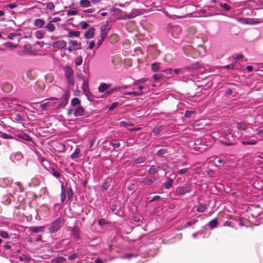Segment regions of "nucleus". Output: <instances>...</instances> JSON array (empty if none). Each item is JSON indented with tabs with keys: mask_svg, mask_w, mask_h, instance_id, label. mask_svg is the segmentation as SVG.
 Listing matches in <instances>:
<instances>
[{
	"mask_svg": "<svg viewBox=\"0 0 263 263\" xmlns=\"http://www.w3.org/2000/svg\"><path fill=\"white\" fill-rule=\"evenodd\" d=\"M147 81V79H145V78H143V79H139L136 81H135L133 85H137L139 84H140V83H144L145 82V81Z\"/></svg>",
	"mask_w": 263,
	"mask_h": 263,
	"instance_id": "obj_49",
	"label": "nucleus"
},
{
	"mask_svg": "<svg viewBox=\"0 0 263 263\" xmlns=\"http://www.w3.org/2000/svg\"><path fill=\"white\" fill-rule=\"evenodd\" d=\"M66 260V259L62 256L58 257L55 259L56 263H61L62 262L65 261Z\"/></svg>",
	"mask_w": 263,
	"mask_h": 263,
	"instance_id": "obj_48",
	"label": "nucleus"
},
{
	"mask_svg": "<svg viewBox=\"0 0 263 263\" xmlns=\"http://www.w3.org/2000/svg\"><path fill=\"white\" fill-rule=\"evenodd\" d=\"M43 227H31L29 228V231L31 233H39L43 231Z\"/></svg>",
	"mask_w": 263,
	"mask_h": 263,
	"instance_id": "obj_20",
	"label": "nucleus"
},
{
	"mask_svg": "<svg viewBox=\"0 0 263 263\" xmlns=\"http://www.w3.org/2000/svg\"><path fill=\"white\" fill-rule=\"evenodd\" d=\"M95 46V42L91 41L90 42V43L89 44L88 48L89 49L92 50L94 48Z\"/></svg>",
	"mask_w": 263,
	"mask_h": 263,
	"instance_id": "obj_64",
	"label": "nucleus"
},
{
	"mask_svg": "<svg viewBox=\"0 0 263 263\" xmlns=\"http://www.w3.org/2000/svg\"><path fill=\"white\" fill-rule=\"evenodd\" d=\"M18 137L27 141H29L31 140L30 137L26 133L19 134Z\"/></svg>",
	"mask_w": 263,
	"mask_h": 263,
	"instance_id": "obj_30",
	"label": "nucleus"
},
{
	"mask_svg": "<svg viewBox=\"0 0 263 263\" xmlns=\"http://www.w3.org/2000/svg\"><path fill=\"white\" fill-rule=\"evenodd\" d=\"M78 13V11L77 10H69L67 11L66 14L67 16L75 15Z\"/></svg>",
	"mask_w": 263,
	"mask_h": 263,
	"instance_id": "obj_46",
	"label": "nucleus"
},
{
	"mask_svg": "<svg viewBox=\"0 0 263 263\" xmlns=\"http://www.w3.org/2000/svg\"><path fill=\"white\" fill-rule=\"evenodd\" d=\"M66 197V192H61V200L62 202H64L65 200Z\"/></svg>",
	"mask_w": 263,
	"mask_h": 263,
	"instance_id": "obj_57",
	"label": "nucleus"
},
{
	"mask_svg": "<svg viewBox=\"0 0 263 263\" xmlns=\"http://www.w3.org/2000/svg\"><path fill=\"white\" fill-rule=\"evenodd\" d=\"M0 236L4 238H9L8 234L5 231H0Z\"/></svg>",
	"mask_w": 263,
	"mask_h": 263,
	"instance_id": "obj_51",
	"label": "nucleus"
},
{
	"mask_svg": "<svg viewBox=\"0 0 263 263\" xmlns=\"http://www.w3.org/2000/svg\"><path fill=\"white\" fill-rule=\"evenodd\" d=\"M146 159L145 157H139L134 160V163L137 164L143 163L145 162Z\"/></svg>",
	"mask_w": 263,
	"mask_h": 263,
	"instance_id": "obj_32",
	"label": "nucleus"
},
{
	"mask_svg": "<svg viewBox=\"0 0 263 263\" xmlns=\"http://www.w3.org/2000/svg\"><path fill=\"white\" fill-rule=\"evenodd\" d=\"M2 89L6 92H10L12 89V85L9 83H5L2 86Z\"/></svg>",
	"mask_w": 263,
	"mask_h": 263,
	"instance_id": "obj_24",
	"label": "nucleus"
},
{
	"mask_svg": "<svg viewBox=\"0 0 263 263\" xmlns=\"http://www.w3.org/2000/svg\"><path fill=\"white\" fill-rule=\"evenodd\" d=\"M156 178L155 177H145L140 182L143 185L149 186L152 185L156 181Z\"/></svg>",
	"mask_w": 263,
	"mask_h": 263,
	"instance_id": "obj_6",
	"label": "nucleus"
},
{
	"mask_svg": "<svg viewBox=\"0 0 263 263\" xmlns=\"http://www.w3.org/2000/svg\"><path fill=\"white\" fill-rule=\"evenodd\" d=\"M162 130V126L161 125L156 126L153 128V132L155 134L158 135Z\"/></svg>",
	"mask_w": 263,
	"mask_h": 263,
	"instance_id": "obj_40",
	"label": "nucleus"
},
{
	"mask_svg": "<svg viewBox=\"0 0 263 263\" xmlns=\"http://www.w3.org/2000/svg\"><path fill=\"white\" fill-rule=\"evenodd\" d=\"M118 38L119 37L116 34L111 35L110 38V43L112 44L117 43L118 41Z\"/></svg>",
	"mask_w": 263,
	"mask_h": 263,
	"instance_id": "obj_38",
	"label": "nucleus"
},
{
	"mask_svg": "<svg viewBox=\"0 0 263 263\" xmlns=\"http://www.w3.org/2000/svg\"><path fill=\"white\" fill-rule=\"evenodd\" d=\"M206 209V205L205 203H200L197 209V211L198 212H203Z\"/></svg>",
	"mask_w": 263,
	"mask_h": 263,
	"instance_id": "obj_33",
	"label": "nucleus"
},
{
	"mask_svg": "<svg viewBox=\"0 0 263 263\" xmlns=\"http://www.w3.org/2000/svg\"><path fill=\"white\" fill-rule=\"evenodd\" d=\"M45 32L43 30H38L35 32V37L37 39H42L44 37Z\"/></svg>",
	"mask_w": 263,
	"mask_h": 263,
	"instance_id": "obj_29",
	"label": "nucleus"
},
{
	"mask_svg": "<svg viewBox=\"0 0 263 263\" xmlns=\"http://www.w3.org/2000/svg\"><path fill=\"white\" fill-rule=\"evenodd\" d=\"M49 103L47 102L43 103L40 105V108L42 109V110L45 109L48 106H49Z\"/></svg>",
	"mask_w": 263,
	"mask_h": 263,
	"instance_id": "obj_62",
	"label": "nucleus"
},
{
	"mask_svg": "<svg viewBox=\"0 0 263 263\" xmlns=\"http://www.w3.org/2000/svg\"><path fill=\"white\" fill-rule=\"evenodd\" d=\"M80 5L83 8H86L91 6V2L89 0H81Z\"/></svg>",
	"mask_w": 263,
	"mask_h": 263,
	"instance_id": "obj_23",
	"label": "nucleus"
},
{
	"mask_svg": "<svg viewBox=\"0 0 263 263\" xmlns=\"http://www.w3.org/2000/svg\"><path fill=\"white\" fill-rule=\"evenodd\" d=\"M123 94L125 95H130L133 97H137L142 95L143 93L137 91H125L123 92Z\"/></svg>",
	"mask_w": 263,
	"mask_h": 263,
	"instance_id": "obj_27",
	"label": "nucleus"
},
{
	"mask_svg": "<svg viewBox=\"0 0 263 263\" xmlns=\"http://www.w3.org/2000/svg\"><path fill=\"white\" fill-rule=\"evenodd\" d=\"M183 51L185 55L191 56L193 58H197L201 54L198 49H194L191 45H187L183 47Z\"/></svg>",
	"mask_w": 263,
	"mask_h": 263,
	"instance_id": "obj_2",
	"label": "nucleus"
},
{
	"mask_svg": "<svg viewBox=\"0 0 263 263\" xmlns=\"http://www.w3.org/2000/svg\"><path fill=\"white\" fill-rule=\"evenodd\" d=\"M101 33L100 38L104 40L108 34V30H106V26L105 25L102 26L100 28Z\"/></svg>",
	"mask_w": 263,
	"mask_h": 263,
	"instance_id": "obj_14",
	"label": "nucleus"
},
{
	"mask_svg": "<svg viewBox=\"0 0 263 263\" xmlns=\"http://www.w3.org/2000/svg\"><path fill=\"white\" fill-rule=\"evenodd\" d=\"M80 35V32L79 31H70L68 32V36H76L79 37Z\"/></svg>",
	"mask_w": 263,
	"mask_h": 263,
	"instance_id": "obj_37",
	"label": "nucleus"
},
{
	"mask_svg": "<svg viewBox=\"0 0 263 263\" xmlns=\"http://www.w3.org/2000/svg\"><path fill=\"white\" fill-rule=\"evenodd\" d=\"M64 70L65 77L73 76L74 71L71 67L69 66H65L64 68Z\"/></svg>",
	"mask_w": 263,
	"mask_h": 263,
	"instance_id": "obj_13",
	"label": "nucleus"
},
{
	"mask_svg": "<svg viewBox=\"0 0 263 263\" xmlns=\"http://www.w3.org/2000/svg\"><path fill=\"white\" fill-rule=\"evenodd\" d=\"M66 80H67V83L69 85H70L71 86H74V80L73 76L66 77Z\"/></svg>",
	"mask_w": 263,
	"mask_h": 263,
	"instance_id": "obj_42",
	"label": "nucleus"
},
{
	"mask_svg": "<svg viewBox=\"0 0 263 263\" xmlns=\"http://www.w3.org/2000/svg\"><path fill=\"white\" fill-rule=\"evenodd\" d=\"M233 58L239 60L243 58V55L241 53L234 54L233 55Z\"/></svg>",
	"mask_w": 263,
	"mask_h": 263,
	"instance_id": "obj_50",
	"label": "nucleus"
},
{
	"mask_svg": "<svg viewBox=\"0 0 263 263\" xmlns=\"http://www.w3.org/2000/svg\"><path fill=\"white\" fill-rule=\"evenodd\" d=\"M257 139H253L251 140L242 141L241 143L243 145H255L257 142Z\"/></svg>",
	"mask_w": 263,
	"mask_h": 263,
	"instance_id": "obj_26",
	"label": "nucleus"
},
{
	"mask_svg": "<svg viewBox=\"0 0 263 263\" xmlns=\"http://www.w3.org/2000/svg\"><path fill=\"white\" fill-rule=\"evenodd\" d=\"M201 67V64L199 62L193 63L191 65H189L185 67V69L188 70H196Z\"/></svg>",
	"mask_w": 263,
	"mask_h": 263,
	"instance_id": "obj_10",
	"label": "nucleus"
},
{
	"mask_svg": "<svg viewBox=\"0 0 263 263\" xmlns=\"http://www.w3.org/2000/svg\"><path fill=\"white\" fill-rule=\"evenodd\" d=\"M63 223V219L58 218L52 222L49 231L51 233H53L58 231Z\"/></svg>",
	"mask_w": 263,
	"mask_h": 263,
	"instance_id": "obj_3",
	"label": "nucleus"
},
{
	"mask_svg": "<svg viewBox=\"0 0 263 263\" xmlns=\"http://www.w3.org/2000/svg\"><path fill=\"white\" fill-rule=\"evenodd\" d=\"M83 58L82 56L80 55L75 60V63L77 66H80L82 64Z\"/></svg>",
	"mask_w": 263,
	"mask_h": 263,
	"instance_id": "obj_45",
	"label": "nucleus"
},
{
	"mask_svg": "<svg viewBox=\"0 0 263 263\" xmlns=\"http://www.w3.org/2000/svg\"><path fill=\"white\" fill-rule=\"evenodd\" d=\"M110 182V179H107L102 184V187L104 190H107L109 187V183Z\"/></svg>",
	"mask_w": 263,
	"mask_h": 263,
	"instance_id": "obj_31",
	"label": "nucleus"
},
{
	"mask_svg": "<svg viewBox=\"0 0 263 263\" xmlns=\"http://www.w3.org/2000/svg\"><path fill=\"white\" fill-rule=\"evenodd\" d=\"M168 151L166 148H161L157 152L156 155L157 156H162L163 155L166 154L168 153Z\"/></svg>",
	"mask_w": 263,
	"mask_h": 263,
	"instance_id": "obj_34",
	"label": "nucleus"
},
{
	"mask_svg": "<svg viewBox=\"0 0 263 263\" xmlns=\"http://www.w3.org/2000/svg\"><path fill=\"white\" fill-rule=\"evenodd\" d=\"M119 88H118V87H115L112 89H111V90H110L109 91H108L106 92L105 94H104V95H110L111 94L112 92L117 90H118Z\"/></svg>",
	"mask_w": 263,
	"mask_h": 263,
	"instance_id": "obj_59",
	"label": "nucleus"
},
{
	"mask_svg": "<svg viewBox=\"0 0 263 263\" xmlns=\"http://www.w3.org/2000/svg\"><path fill=\"white\" fill-rule=\"evenodd\" d=\"M172 68H166L163 70H162L161 71L166 74L171 73L172 71Z\"/></svg>",
	"mask_w": 263,
	"mask_h": 263,
	"instance_id": "obj_63",
	"label": "nucleus"
},
{
	"mask_svg": "<svg viewBox=\"0 0 263 263\" xmlns=\"http://www.w3.org/2000/svg\"><path fill=\"white\" fill-rule=\"evenodd\" d=\"M161 64L160 63H158V62L154 63L151 65L152 70L153 71H161V69L162 67H161Z\"/></svg>",
	"mask_w": 263,
	"mask_h": 263,
	"instance_id": "obj_18",
	"label": "nucleus"
},
{
	"mask_svg": "<svg viewBox=\"0 0 263 263\" xmlns=\"http://www.w3.org/2000/svg\"><path fill=\"white\" fill-rule=\"evenodd\" d=\"M78 254L77 253H74L72 255H69L68 258L70 260H73L78 257Z\"/></svg>",
	"mask_w": 263,
	"mask_h": 263,
	"instance_id": "obj_54",
	"label": "nucleus"
},
{
	"mask_svg": "<svg viewBox=\"0 0 263 263\" xmlns=\"http://www.w3.org/2000/svg\"><path fill=\"white\" fill-rule=\"evenodd\" d=\"M218 224V221L217 218H214L211 220L209 223V226L211 229L216 228Z\"/></svg>",
	"mask_w": 263,
	"mask_h": 263,
	"instance_id": "obj_25",
	"label": "nucleus"
},
{
	"mask_svg": "<svg viewBox=\"0 0 263 263\" xmlns=\"http://www.w3.org/2000/svg\"><path fill=\"white\" fill-rule=\"evenodd\" d=\"M225 138L219 141L220 143L227 146L233 145L235 143V138L229 130L224 132Z\"/></svg>",
	"mask_w": 263,
	"mask_h": 263,
	"instance_id": "obj_1",
	"label": "nucleus"
},
{
	"mask_svg": "<svg viewBox=\"0 0 263 263\" xmlns=\"http://www.w3.org/2000/svg\"><path fill=\"white\" fill-rule=\"evenodd\" d=\"M81 101L79 99L77 98H74L71 100V105L73 106H77L80 104Z\"/></svg>",
	"mask_w": 263,
	"mask_h": 263,
	"instance_id": "obj_36",
	"label": "nucleus"
},
{
	"mask_svg": "<svg viewBox=\"0 0 263 263\" xmlns=\"http://www.w3.org/2000/svg\"><path fill=\"white\" fill-rule=\"evenodd\" d=\"M167 180L163 183V185L166 189H169L172 186L174 179L170 178H167Z\"/></svg>",
	"mask_w": 263,
	"mask_h": 263,
	"instance_id": "obj_22",
	"label": "nucleus"
},
{
	"mask_svg": "<svg viewBox=\"0 0 263 263\" xmlns=\"http://www.w3.org/2000/svg\"><path fill=\"white\" fill-rule=\"evenodd\" d=\"M237 128L245 130L248 128V125L245 122H240L237 123Z\"/></svg>",
	"mask_w": 263,
	"mask_h": 263,
	"instance_id": "obj_28",
	"label": "nucleus"
},
{
	"mask_svg": "<svg viewBox=\"0 0 263 263\" xmlns=\"http://www.w3.org/2000/svg\"><path fill=\"white\" fill-rule=\"evenodd\" d=\"M219 6L224 9L226 11H229L231 10V7L230 6H229L228 4H227V3H220L219 4Z\"/></svg>",
	"mask_w": 263,
	"mask_h": 263,
	"instance_id": "obj_41",
	"label": "nucleus"
},
{
	"mask_svg": "<svg viewBox=\"0 0 263 263\" xmlns=\"http://www.w3.org/2000/svg\"><path fill=\"white\" fill-rule=\"evenodd\" d=\"M95 29L94 27H90L85 33L84 36L86 39H91L93 37Z\"/></svg>",
	"mask_w": 263,
	"mask_h": 263,
	"instance_id": "obj_12",
	"label": "nucleus"
},
{
	"mask_svg": "<svg viewBox=\"0 0 263 263\" xmlns=\"http://www.w3.org/2000/svg\"><path fill=\"white\" fill-rule=\"evenodd\" d=\"M1 137L4 139H12V137L6 133H3L2 134Z\"/></svg>",
	"mask_w": 263,
	"mask_h": 263,
	"instance_id": "obj_58",
	"label": "nucleus"
},
{
	"mask_svg": "<svg viewBox=\"0 0 263 263\" xmlns=\"http://www.w3.org/2000/svg\"><path fill=\"white\" fill-rule=\"evenodd\" d=\"M153 78L154 79L155 82H157L161 79H163L164 78V76L162 74H155L153 76Z\"/></svg>",
	"mask_w": 263,
	"mask_h": 263,
	"instance_id": "obj_39",
	"label": "nucleus"
},
{
	"mask_svg": "<svg viewBox=\"0 0 263 263\" xmlns=\"http://www.w3.org/2000/svg\"><path fill=\"white\" fill-rule=\"evenodd\" d=\"M160 170V167L159 166L152 165L151 166L148 172L151 175H154L156 174Z\"/></svg>",
	"mask_w": 263,
	"mask_h": 263,
	"instance_id": "obj_17",
	"label": "nucleus"
},
{
	"mask_svg": "<svg viewBox=\"0 0 263 263\" xmlns=\"http://www.w3.org/2000/svg\"><path fill=\"white\" fill-rule=\"evenodd\" d=\"M16 6H17L16 4L14 3H10V4H8V5H7L6 7L7 8H9L10 9H13V8L16 7Z\"/></svg>",
	"mask_w": 263,
	"mask_h": 263,
	"instance_id": "obj_60",
	"label": "nucleus"
},
{
	"mask_svg": "<svg viewBox=\"0 0 263 263\" xmlns=\"http://www.w3.org/2000/svg\"><path fill=\"white\" fill-rule=\"evenodd\" d=\"M127 189L129 191H132L135 189V185L134 183H130L127 186Z\"/></svg>",
	"mask_w": 263,
	"mask_h": 263,
	"instance_id": "obj_52",
	"label": "nucleus"
},
{
	"mask_svg": "<svg viewBox=\"0 0 263 263\" xmlns=\"http://www.w3.org/2000/svg\"><path fill=\"white\" fill-rule=\"evenodd\" d=\"M111 86V84H108L102 83L98 88V90L100 92H104L105 91L109 89Z\"/></svg>",
	"mask_w": 263,
	"mask_h": 263,
	"instance_id": "obj_15",
	"label": "nucleus"
},
{
	"mask_svg": "<svg viewBox=\"0 0 263 263\" xmlns=\"http://www.w3.org/2000/svg\"><path fill=\"white\" fill-rule=\"evenodd\" d=\"M112 62L115 66L119 65L122 63V59L120 57L115 56L112 59Z\"/></svg>",
	"mask_w": 263,
	"mask_h": 263,
	"instance_id": "obj_21",
	"label": "nucleus"
},
{
	"mask_svg": "<svg viewBox=\"0 0 263 263\" xmlns=\"http://www.w3.org/2000/svg\"><path fill=\"white\" fill-rule=\"evenodd\" d=\"M70 96V91H66L64 95L62 96V101L59 104L58 106L59 108H62L65 107L68 102L69 98Z\"/></svg>",
	"mask_w": 263,
	"mask_h": 263,
	"instance_id": "obj_5",
	"label": "nucleus"
},
{
	"mask_svg": "<svg viewBox=\"0 0 263 263\" xmlns=\"http://www.w3.org/2000/svg\"><path fill=\"white\" fill-rule=\"evenodd\" d=\"M51 173L57 178H60L62 176L61 174L56 169L53 168L51 169Z\"/></svg>",
	"mask_w": 263,
	"mask_h": 263,
	"instance_id": "obj_35",
	"label": "nucleus"
},
{
	"mask_svg": "<svg viewBox=\"0 0 263 263\" xmlns=\"http://www.w3.org/2000/svg\"><path fill=\"white\" fill-rule=\"evenodd\" d=\"M89 27V24L86 22H81V28L83 29H85Z\"/></svg>",
	"mask_w": 263,
	"mask_h": 263,
	"instance_id": "obj_55",
	"label": "nucleus"
},
{
	"mask_svg": "<svg viewBox=\"0 0 263 263\" xmlns=\"http://www.w3.org/2000/svg\"><path fill=\"white\" fill-rule=\"evenodd\" d=\"M82 89L85 95L87 96L89 101H92L91 98V95L89 91L88 82L87 81H84L82 85Z\"/></svg>",
	"mask_w": 263,
	"mask_h": 263,
	"instance_id": "obj_7",
	"label": "nucleus"
},
{
	"mask_svg": "<svg viewBox=\"0 0 263 263\" xmlns=\"http://www.w3.org/2000/svg\"><path fill=\"white\" fill-rule=\"evenodd\" d=\"M85 112L83 107L80 106L76 108L74 115L75 117L83 116L85 115Z\"/></svg>",
	"mask_w": 263,
	"mask_h": 263,
	"instance_id": "obj_9",
	"label": "nucleus"
},
{
	"mask_svg": "<svg viewBox=\"0 0 263 263\" xmlns=\"http://www.w3.org/2000/svg\"><path fill=\"white\" fill-rule=\"evenodd\" d=\"M46 28L49 31H54L55 29V27L54 25L52 24L51 22L47 24V25L46 26Z\"/></svg>",
	"mask_w": 263,
	"mask_h": 263,
	"instance_id": "obj_44",
	"label": "nucleus"
},
{
	"mask_svg": "<svg viewBox=\"0 0 263 263\" xmlns=\"http://www.w3.org/2000/svg\"><path fill=\"white\" fill-rule=\"evenodd\" d=\"M191 191V186L190 184H185L183 186H179L176 188V193L180 195H184L186 193H189Z\"/></svg>",
	"mask_w": 263,
	"mask_h": 263,
	"instance_id": "obj_4",
	"label": "nucleus"
},
{
	"mask_svg": "<svg viewBox=\"0 0 263 263\" xmlns=\"http://www.w3.org/2000/svg\"><path fill=\"white\" fill-rule=\"evenodd\" d=\"M66 46V42L63 40H59L54 42L52 44V47L58 49H62Z\"/></svg>",
	"mask_w": 263,
	"mask_h": 263,
	"instance_id": "obj_8",
	"label": "nucleus"
},
{
	"mask_svg": "<svg viewBox=\"0 0 263 263\" xmlns=\"http://www.w3.org/2000/svg\"><path fill=\"white\" fill-rule=\"evenodd\" d=\"M96 140H97L96 137H93L91 139V140L90 141V147H91L93 146Z\"/></svg>",
	"mask_w": 263,
	"mask_h": 263,
	"instance_id": "obj_61",
	"label": "nucleus"
},
{
	"mask_svg": "<svg viewBox=\"0 0 263 263\" xmlns=\"http://www.w3.org/2000/svg\"><path fill=\"white\" fill-rule=\"evenodd\" d=\"M81 156V149L79 147H77L74 152L71 154V158L72 159L78 158Z\"/></svg>",
	"mask_w": 263,
	"mask_h": 263,
	"instance_id": "obj_19",
	"label": "nucleus"
},
{
	"mask_svg": "<svg viewBox=\"0 0 263 263\" xmlns=\"http://www.w3.org/2000/svg\"><path fill=\"white\" fill-rule=\"evenodd\" d=\"M45 87V85L43 83L36 82L34 85V89L36 92H40L43 91Z\"/></svg>",
	"mask_w": 263,
	"mask_h": 263,
	"instance_id": "obj_11",
	"label": "nucleus"
},
{
	"mask_svg": "<svg viewBox=\"0 0 263 263\" xmlns=\"http://www.w3.org/2000/svg\"><path fill=\"white\" fill-rule=\"evenodd\" d=\"M119 105V103L116 102H114L113 103L111 106H110L109 109L110 110H114L116 107H117Z\"/></svg>",
	"mask_w": 263,
	"mask_h": 263,
	"instance_id": "obj_56",
	"label": "nucleus"
},
{
	"mask_svg": "<svg viewBox=\"0 0 263 263\" xmlns=\"http://www.w3.org/2000/svg\"><path fill=\"white\" fill-rule=\"evenodd\" d=\"M193 114H194V111L192 110H186L185 112V116L187 118H190Z\"/></svg>",
	"mask_w": 263,
	"mask_h": 263,
	"instance_id": "obj_53",
	"label": "nucleus"
},
{
	"mask_svg": "<svg viewBox=\"0 0 263 263\" xmlns=\"http://www.w3.org/2000/svg\"><path fill=\"white\" fill-rule=\"evenodd\" d=\"M67 194L68 196V198L69 200H71L73 197V191L71 187H69L68 188L67 191Z\"/></svg>",
	"mask_w": 263,
	"mask_h": 263,
	"instance_id": "obj_43",
	"label": "nucleus"
},
{
	"mask_svg": "<svg viewBox=\"0 0 263 263\" xmlns=\"http://www.w3.org/2000/svg\"><path fill=\"white\" fill-rule=\"evenodd\" d=\"M45 24V22L40 18H37L35 20L34 22V25L39 28H42Z\"/></svg>",
	"mask_w": 263,
	"mask_h": 263,
	"instance_id": "obj_16",
	"label": "nucleus"
},
{
	"mask_svg": "<svg viewBox=\"0 0 263 263\" xmlns=\"http://www.w3.org/2000/svg\"><path fill=\"white\" fill-rule=\"evenodd\" d=\"M46 7L48 9L52 10L55 8V6L53 2H50L49 3H47Z\"/></svg>",
	"mask_w": 263,
	"mask_h": 263,
	"instance_id": "obj_47",
	"label": "nucleus"
}]
</instances>
